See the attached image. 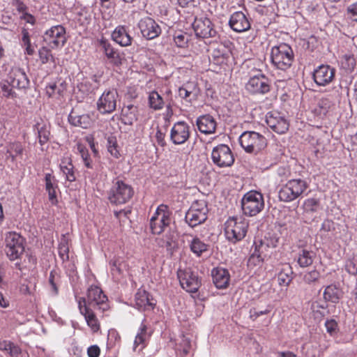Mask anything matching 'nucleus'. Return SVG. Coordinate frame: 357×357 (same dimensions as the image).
<instances>
[{"mask_svg": "<svg viewBox=\"0 0 357 357\" xmlns=\"http://www.w3.org/2000/svg\"><path fill=\"white\" fill-rule=\"evenodd\" d=\"M207 247L208 245L198 237H193L190 241V250L197 256H200L204 252L206 251Z\"/></svg>", "mask_w": 357, "mask_h": 357, "instance_id": "ea45409f", "label": "nucleus"}, {"mask_svg": "<svg viewBox=\"0 0 357 357\" xmlns=\"http://www.w3.org/2000/svg\"><path fill=\"white\" fill-rule=\"evenodd\" d=\"M271 310V306H267V307L264 310H256L255 309H251L250 311V317L252 319L255 320L259 316L266 314L269 313Z\"/></svg>", "mask_w": 357, "mask_h": 357, "instance_id": "13d9d810", "label": "nucleus"}, {"mask_svg": "<svg viewBox=\"0 0 357 357\" xmlns=\"http://www.w3.org/2000/svg\"><path fill=\"white\" fill-rule=\"evenodd\" d=\"M155 305L154 300L146 291L138 289L135 296V305L139 310H151Z\"/></svg>", "mask_w": 357, "mask_h": 357, "instance_id": "393cba45", "label": "nucleus"}, {"mask_svg": "<svg viewBox=\"0 0 357 357\" xmlns=\"http://www.w3.org/2000/svg\"><path fill=\"white\" fill-rule=\"evenodd\" d=\"M309 187L308 183L301 178L289 180L280 188L278 197L280 201L290 202L302 196Z\"/></svg>", "mask_w": 357, "mask_h": 357, "instance_id": "f03ea898", "label": "nucleus"}, {"mask_svg": "<svg viewBox=\"0 0 357 357\" xmlns=\"http://www.w3.org/2000/svg\"><path fill=\"white\" fill-rule=\"evenodd\" d=\"M320 273L317 270H312L307 272L303 277L304 281L307 284H312L318 280Z\"/></svg>", "mask_w": 357, "mask_h": 357, "instance_id": "603ef678", "label": "nucleus"}, {"mask_svg": "<svg viewBox=\"0 0 357 357\" xmlns=\"http://www.w3.org/2000/svg\"><path fill=\"white\" fill-rule=\"evenodd\" d=\"M245 88L248 91L253 94H265L270 91L268 79L259 73L249 79Z\"/></svg>", "mask_w": 357, "mask_h": 357, "instance_id": "2eb2a0df", "label": "nucleus"}, {"mask_svg": "<svg viewBox=\"0 0 357 357\" xmlns=\"http://www.w3.org/2000/svg\"><path fill=\"white\" fill-rule=\"evenodd\" d=\"M248 220L243 216L229 217L225 223L226 238L232 243L243 240L248 232Z\"/></svg>", "mask_w": 357, "mask_h": 357, "instance_id": "f257e3e1", "label": "nucleus"}, {"mask_svg": "<svg viewBox=\"0 0 357 357\" xmlns=\"http://www.w3.org/2000/svg\"><path fill=\"white\" fill-rule=\"evenodd\" d=\"M100 349L96 345L91 346L87 349L89 357H98L100 355Z\"/></svg>", "mask_w": 357, "mask_h": 357, "instance_id": "69168bd1", "label": "nucleus"}, {"mask_svg": "<svg viewBox=\"0 0 357 357\" xmlns=\"http://www.w3.org/2000/svg\"><path fill=\"white\" fill-rule=\"evenodd\" d=\"M24 151L23 146L21 143L15 142L10 144L8 147L7 152L8 156L11 158V160L14 162L17 157H21Z\"/></svg>", "mask_w": 357, "mask_h": 357, "instance_id": "37998d69", "label": "nucleus"}, {"mask_svg": "<svg viewBox=\"0 0 357 357\" xmlns=\"http://www.w3.org/2000/svg\"><path fill=\"white\" fill-rule=\"evenodd\" d=\"M212 277L214 284L218 289L227 287L230 275L229 271L224 268L218 267L212 271Z\"/></svg>", "mask_w": 357, "mask_h": 357, "instance_id": "bb28decb", "label": "nucleus"}, {"mask_svg": "<svg viewBox=\"0 0 357 357\" xmlns=\"http://www.w3.org/2000/svg\"><path fill=\"white\" fill-rule=\"evenodd\" d=\"M172 212L165 204H160L150 219V228L154 234H160L167 229L171 223Z\"/></svg>", "mask_w": 357, "mask_h": 357, "instance_id": "39448f33", "label": "nucleus"}, {"mask_svg": "<svg viewBox=\"0 0 357 357\" xmlns=\"http://www.w3.org/2000/svg\"><path fill=\"white\" fill-rule=\"evenodd\" d=\"M77 153L81 156L84 166L88 169L93 168V162L87 148L82 144H77Z\"/></svg>", "mask_w": 357, "mask_h": 357, "instance_id": "a19ab883", "label": "nucleus"}, {"mask_svg": "<svg viewBox=\"0 0 357 357\" xmlns=\"http://www.w3.org/2000/svg\"><path fill=\"white\" fill-rule=\"evenodd\" d=\"M60 170L66 179L70 182L75 181L76 179L74 166L72 163V160L69 156H63L61 159L59 165Z\"/></svg>", "mask_w": 357, "mask_h": 357, "instance_id": "c756f323", "label": "nucleus"}, {"mask_svg": "<svg viewBox=\"0 0 357 357\" xmlns=\"http://www.w3.org/2000/svg\"><path fill=\"white\" fill-rule=\"evenodd\" d=\"M119 94L115 89L105 91L97 101V109L102 114H111L116 107Z\"/></svg>", "mask_w": 357, "mask_h": 357, "instance_id": "4468645a", "label": "nucleus"}, {"mask_svg": "<svg viewBox=\"0 0 357 357\" xmlns=\"http://www.w3.org/2000/svg\"><path fill=\"white\" fill-rule=\"evenodd\" d=\"M137 107L129 104L124 105L121 109V121L126 125H132L137 120Z\"/></svg>", "mask_w": 357, "mask_h": 357, "instance_id": "2f4dec72", "label": "nucleus"}, {"mask_svg": "<svg viewBox=\"0 0 357 357\" xmlns=\"http://www.w3.org/2000/svg\"><path fill=\"white\" fill-rule=\"evenodd\" d=\"M0 349L6 351L11 356L17 355L20 353V348L9 341H3L0 342Z\"/></svg>", "mask_w": 357, "mask_h": 357, "instance_id": "09e8293b", "label": "nucleus"}, {"mask_svg": "<svg viewBox=\"0 0 357 357\" xmlns=\"http://www.w3.org/2000/svg\"><path fill=\"white\" fill-rule=\"evenodd\" d=\"M190 137V126L185 121H178L171 129L170 139L174 144L185 143Z\"/></svg>", "mask_w": 357, "mask_h": 357, "instance_id": "aec40b11", "label": "nucleus"}, {"mask_svg": "<svg viewBox=\"0 0 357 357\" xmlns=\"http://www.w3.org/2000/svg\"><path fill=\"white\" fill-rule=\"evenodd\" d=\"M86 306L89 309L100 310L104 312L108 309L107 298L102 289L97 286H91L87 291Z\"/></svg>", "mask_w": 357, "mask_h": 357, "instance_id": "9b49d317", "label": "nucleus"}, {"mask_svg": "<svg viewBox=\"0 0 357 357\" xmlns=\"http://www.w3.org/2000/svg\"><path fill=\"white\" fill-rule=\"evenodd\" d=\"M342 66L347 70H351L356 66L355 59L351 54H345L342 58Z\"/></svg>", "mask_w": 357, "mask_h": 357, "instance_id": "8fccbe9b", "label": "nucleus"}, {"mask_svg": "<svg viewBox=\"0 0 357 357\" xmlns=\"http://www.w3.org/2000/svg\"><path fill=\"white\" fill-rule=\"evenodd\" d=\"M45 189L48 192L49 199L52 203H54L56 201V192L57 183L54 176L51 174H46L45 176Z\"/></svg>", "mask_w": 357, "mask_h": 357, "instance_id": "c9c22d12", "label": "nucleus"}, {"mask_svg": "<svg viewBox=\"0 0 357 357\" xmlns=\"http://www.w3.org/2000/svg\"><path fill=\"white\" fill-rule=\"evenodd\" d=\"M278 238L276 237L266 238L263 241L260 242L257 246L259 248V251L267 252V248H274L278 245Z\"/></svg>", "mask_w": 357, "mask_h": 357, "instance_id": "de8ad7c7", "label": "nucleus"}, {"mask_svg": "<svg viewBox=\"0 0 357 357\" xmlns=\"http://www.w3.org/2000/svg\"><path fill=\"white\" fill-rule=\"evenodd\" d=\"M178 96L181 98L188 100L189 101L194 100L192 98L190 91H188V89H186V88L184 86H183L178 89Z\"/></svg>", "mask_w": 357, "mask_h": 357, "instance_id": "e2e57ef3", "label": "nucleus"}, {"mask_svg": "<svg viewBox=\"0 0 357 357\" xmlns=\"http://www.w3.org/2000/svg\"><path fill=\"white\" fill-rule=\"evenodd\" d=\"M303 208L307 213L317 212L321 208L319 199L316 198H309L305 200Z\"/></svg>", "mask_w": 357, "mask_h": 357, "instance_id": "a18cd8bd", "label": "nucleus"}, {"mask_svg": "<svg viewBox=\"0 0 357 357\" xmlns=\"http://www.w3.org/2000/svg\"><path fill=\"white\" fill-rule=\"evenodd\" d=\"M107 150L110 154L116 158L120 155L119 151L117 149L116 140L115 137H110L107 139Z\"/></svg>", "mask_w": 357, "mask_h": 357, "instance_id": "3c124183", "label": "nucleus"}, {"mask_svg": "<svg viewBox=\"0 0 357 357\" xmlns=\"http://www.w3.org/2000/svg\"><path fill=\"white\" fill-rule=\"evenodd\" d=\"M59 255L63 261H67L69 258V248L68 240L65 236H63L58 248Z\"/></svg>", "mask_w": 357, "mask_h": 357, "instance_id": "49530a36", "label": "nucleus"}, {"mask_svg": "<svg viewBox=\"0 0 357 357\" xmlns=\"http://www.w3.org/2000/svg\"><path fill=\"white\" fill-rule=\"evenodd\" d=\"M5 245L6 255L12 261L20 258L24 251V238L15 231L6 234Z\"/></svg>", "mask_w": 357, "mask_h": 357, "instance_id": "1a4fd4ad", "label": "nucleus"}, {"mask_svg": "<svg viewBox=\"0 0 357 357\" xmlns=\"http://www.w3.org/2000/svg\"><path fill=\"white\" fill-rule=\"evenodd\" d=\"M181 286L190 293H195L201 286L198 275L190 268L179 269L177 273Z\"/></svg>", "mask_w": 357, "mask_h": 357, "instance_id": "ddd939ff", "label": "nucleus"}, {"mask_svg": "<svg viewBox=\"0 0 357 357\" xmlns=\"http://www.w3.org/2000/svg\"><path fill=\"white\" fill-rule=\"evenodd\" d=\"M100 45L104 50L105 56L112 63L115 65L121 63V59L119 54L114 50L111 45L105 41L102 40Z\"/></svg>", "mask_w": 357, "mask_h": 357, "instance_id": "e433bc0d", "label": "nucleus"}, {"mask_svg": "<svg viewBox=\"0 0 357 357\" xmlns=\"http://www.w3.org/2000/svg\"><path fill=\"white\" fill-rule=\"evenodd\" d=\"M343 296L342 290L337 284L328 285L324 291L325 301L337 303Z\"/></svg>", "mask_w": 357, "mask_h": 357, "instance_id": "7c9ffc66", "label": "nucleus"}, {"mask_svg": "<svg viewBox=\"0 0 357 357\" xmlns=\"http://www.w3.org/2000/svg\"><path fill=\"white\" fill-rule=\"evenodd\" d=\"M149 337V334H148L146 331V326L144 324H142L135 336L133 344V351H142L146 347V342Z\"/></svg>", "mask_w": 357, "mask_h": 357, "instance_id": "473e14b6", "label": "nucleus"}, {"mask_svg": "<svg viewBox=\"0 0 357 357\" xmlns=\"http://www.w3.org/2000/svg\"><path fill=\"white\" fill-rule=\"evenodd\" d=\"M213 162L219 167H227L233 165L234 158L229 147L226 144H219L211 152Z\"/></svg>", "mask_w": 357, "mask_h": 357, "instance_id": "f8f14e48", "label": "nucleus"}, {"mask_svg": "<svg viewBox=\"0 0 357 357\" xmlns=\"http://www.w3.org/2000/svg\"><path fill=\"white\" fill-rule=\"evenodd\" d=\"M14 87L9 84L7 82V79L5 82L1 84V90L3 93V96L6 98H14L16 96L15 92L13 91Z\"/></svg>", "mask_w": 357, "mask_h": 357, "instance_id": "864d4df0", "label": "nucleus"}, {"mask_svg": "<svg viewBox=\"0 0 357 357\" xmlns=\"http://www.w3.org/2000/svg\"><path fill=\"white\" fill-rule=\"evenodd\" d=\"M6 79L8 83L15 89H25L29 83L24 70L17 66L11 68Z\"/></svg>", "mask_w": 357, "mask_h": 357, "instance_id": "6ab92c4d", "label": "nucleus"}, {"mask_svg": "<svg viewBox=\"0 0 357 357\" xmlns=\"http://www.w3.org/2000/svg\"><path fill=\"white\" fill-rule=\"evenodd\" d=\"M138 27L145 38L152 40L161 33V28L152 18L146 17L141 19L138 23Z\"/></svg>", "mask_w": 357, "mask_h": 357, "instance_id": "f3484780", "label": "nucleus"}, {"mask_svg": "<svg viewBox=\"0 0 357 357\" xmlns=\"http://www.w3.org/2000/svg\"><path fill=\"white\" fill-rule=\"evenodd\" d=\"M292 268L289 264L282 265L278 274V280L280 286L287 287L292 280Z\"/></svg>", "mask_w": 357, "mask_h": 357, "instance_id": "f704fd0d", "label": "nucleus"}, {"mask_svg": "<svg viewBox=\"0 0 357 357\" xmlns=\"http://www.w3.org/2000/svg\"><path fill=\"white\" fill-rule=\"evenodd\" d=\"M326 331L331 335H333L337 328V324L334 319L327 320L325 323Z\"/></svg>", "mask_w": 357, "mask_h": 357, "instance_id": "052dcab7", "label": "nucleus"}, {"mask_svg": "<svg viewBox=\"0 0 357 357\" xmlns=\"http://www.w3.org/2000/svg\"><path fill=\"white\" fill-rule=\"evenodd\" d=\"M110 271L114 280L118 281L127 270V264L120 257H114L109 261Z\"/></svg>", "mask_w": 357, "mask_h": 357, "instance_id": "cd10ccee", "label": "nucleus"}, {"mask_svg": "<svg viewBox=\"0 0 357 357\" xmlns=\"http://www.w3.org/2000/svg\"><path fill=\"white\" fill-rule=\"evenodd\" d=\"M198 130L206 135L213 134L215 132L217 123L215 119L209 115L200 116L196 121Z\"/></svg>", "mask_w": 357, "mask_h": 357, "instance_id": "a878e982", "label": "nucleus"}, {"mask_svg": "<svg viewBox=\"0 0 357 357\" xmlns=\"http://www.w3.org/2000/svg\"><path fill=\"white\" fill-rule=\"evenodd\" d=\"M346 269L349 273L357 275V258L349 260L346 265Z\"/></svg>", "mask_w": 357, "mask_h": 357, "instance_id": "bf43d9fd", "label": "nucleus"}, {"mask_svg": "<svg viewBox=\"0 0 357 357\" xmlns=\"http://www.w3.org/2000/svg\"><path fill=\"white\" fill-rule=\"evenodd\" d=\"M316 254L313 250L301 249L297 256V262L302 268L308 267L312 264Z\"/></svg>", "mask_w": 357, "mask_h": 357, "instance_id": "72a5a7b5", "label": "nucleus"}, {"mask_svg": "<svg viewBox=\"0 0 357 357\" xmlns=\"http://www.w3.org/2000/svg\"><path fill=\"white\" fill-rule=\"evenodd\" d=\"M56 92L59 93L58 87L56 84H50L46 86V94L48 96V97H54Z\"/></svg>", "mask_w": 357, "mask_h": 357, "instance_id": "0e129e2a", "label": "nucleus"}, {"mask_svg": "<svg viewBox=\"0 0 357 357\" xmlns=\"http://www.w3.org/2000/svg\"><path fill=\"white\" fill-rule=\"evenodd\" d=\"M38 137L41 146L45 144L50 139V130L47 124H37Z\"/></svg>", "mask_w": 357, "mask_h": 357, "instance_id": "79ce46f5", "label": "nucleus"}, {"mask_svg": "<svg viewBox=\"0 0 357 357\" xmlns=\"http://www.w3.org/2000/svg\"><path fill=\"white\" fill-rule=\"evenodd\" d=\"M174 42L178 47H183L187 43V38L184 34L178 33L174 36Z\"/></svg>", "mask_w": 357, "mask_h": 357, "instance_id": "680f3d73", "label": "nucleus"}, {"mask_svg": "<svg viewBox=\"0 0 357 357\" xmlns=\"http://www.w3.org/2000/svg\"><path fill=\"white\" fill-rule=\"evenodd\" d=\"M68 40L66 30L62 25H55L46 30L43 41L50 49H61Z\"/></svg>", "mask_w": 357, "mask_h": 357, "instance_id": "6e6552de", "label": "nucleus"}, {"mask_svg": "<svg viewBox=\"0 0 357 357\" xmlns=\"http://www.w3.org/2000/svg\"><path fill=\"white\" fill-rule=\"evenodd\" d=\"M334 229V222L329 220H325L322 224L321 230L324 231H331Z\"/></svg>", "mask_w": 357, "mask_h": 357, "instance_id": "338daca9", "label": "nucleus"}, {"mask_svg": "<svg viewBox=\"0 0 357 357\" xmlns=\"http://www.w3.org/2000/svg\"><path fill=\"white\" fill-rule=\"evenodd\" d=\"M241 208L245 215L255 216L264 208L263 195L255 190L245 193L241 199Z\"/></svg>", "mask_w": 357, "mask_h": 357, "instance_id": "423d86ee", "label": "nucleus"}, {"mask_svg": "<svg viewBox=\"0 0 357 357\" xmlns=\"http://www.w3.org/2000/svg\"><path fill=\"white\" fill-rule=\"evenodd\" d=\"M77 303L79 312L84 317L88 326L93 332H97L100 329V323L93 312L94 310L89 309L84 298H79Z\"/></svg>", "mask_w": 357, "mask_h": 357, "instance_id": "412c9836", "label": "nucleus"}, {"mask_svg": "<svg viewBox=\"0 0 357 357\" xmlns=\"http://www.w3.org/2000/svg\"><path fill=\"white\" fill-rule=\"evenodd\" d=\"M291 47L286 43H280L271 49V59L273 65L279 70H287L294 61Z\"/></svg>", "mask_w": 357, "mask_h": 357, "instance_id": "7ed1b4c3", "label": "nucleus"}, {"mask_svg": "<svg viewBox=\"0 0 357 357\" xmlns=\"http://www.w3.org/2000/svg\"><path fill=\"white\" fill-rule=\"evenodd\" d=\"M242 148L249 153H257L266 146V138L258 132L245 131L239 137Z\"/></svg>", "mask_w": 357, "mask_h": 357, "instance_id": "0eeeda50", "label": "nucleus"}, {"mask_svg": "<svg viewBox=\"0 0 357 357\" xmlns=\"http://www.w3.org/2000/svg\"><path fill=\"white\" fill-rule=\"evenodd\" d=\"M192 26L197 37L207 38L216 35V31L211 21L206 17L195 18Z\"/></svg>", "mask_w": 357, "mask_h": 357, "instance_id": "dca6fc26", "label": "nucleus"}, {"mask_svg": "<svg viewBox=\"0 0 357 357\" xmlns=\"http://www.w3.org/2000/svg\"><path fill=\"white\" fill-rule=\"evenodd\" d=\"M266 122L268 126L278 134L284 133L289 128L287 119L277 112H269L266 115Z\"/></svg>", "mask_w": 357, "mask_h": 357, "instance_id": "a211bd4d", "label": "nucleus"}, {"mask_svg": "<svg viewBox=\"0 0 357 357\" xmlns=\"http://www.w3.org/2000/svg\"><path fill=\"white\" fill-rule=\"evenodd\" d=\"M268 256L267 253L259 251V248L256 245L255 251L248 259V266H259Z\"/></svg>", "mask_w": 357, "mask_h": 357, "instance_id": "58836bf2", "label": "nucleus"}, {"mask_svg": "<svg viewBox=\"0 0 357 357\" xmlns=\"http://www.w3.org/2000/svg\"><path fill=\"white\" fill-rule=\"evenodd\" d=\"M347 13L351 19L357 22V1L348 6Z\"/></svg>", "mask_w": 357, "mask_h": 357, "instance_id": "4d7b16f0", "label": "nucleus"}, {"mask_svg": "<svg viewBox=\"0 0 357 357\" xmlns=\"http://www.w3.org/2000/svg\"><path fill=\"white\" fill-rule=\"evenodd\" d=\"M155 139H156L158 144L160 146H163L165 144V134L161 130H157V132L155 133Z\"/></svg>", "mask_w": 357, "mask_h": 357, "instance_id": "774afa93", "label": "nucleus"}, {"mask_svg": "<svg viewBox=\"0 0 357 357\" xmlns=\"http://www.w3.org/2000/svg\"><path fill=\"white\" fill-rule=\"evenodd\" d=\"M52 49H50L47 45L40 47L38 50V56L42 63L45 64L50 61L55 63V58L52 53Z\"/></svg>", "mask_w": 357, "mask_h": 357, "instance_id": "c03bdc74", "label": "nucleus"}, {"mask_svg": "<svg viewBox=\"0 0 357 357\" xmlns=\"http://www.w3.org/2000/svg\"><path fill=\"white\" fill-rule=\"evenodd\" d=\"M188 91H190V94L193 99H197L199 93V88L195 82H188L183 85Z\"/></svg>", "mask_w": 357, "mask_h": 357, "instance_id": "6e6d98bb", "label": "nucleus"}, {"mask_svg": "<svg viewBox=\"0 0 357 357\" xmlns=\"http://www.w3.org/2000/svg\"><path fill=\"white\" fill-rule=\"evenodd\" d=\"M134 194L133 188L123 181L113 183L107 192V198L112 204L121 205L127 203Z\"/></svg>", "mask_w": 357, "mask_h": 357, "instance_id": "20e7f679", "label": "nucleus"}, {"mask_svg": "<svg viewBox=\"0 0 357 357\" xmlns=\"http://www.w3.org/2000/svg\"><path fill=\"white\" fill-rule=\"evenodd\" d=\"M229 25L236 32H244L250 28L249 19L242 11L235 12L230 16Z\"/></svg>", "mask_w": 357, "mask_h": 357, "instance_id": "5701e85b", "label": "nucleus"}, {"mask_svg": "<svg viewBox=\"0 0 357 357\" xmlns=\"http://www.w3.org/2000/svg\"><path fill=\"white\" fill-rule=\"evenodd\" d=\"M190 340L188 338L183 337L181 340V346L179 348H178L180 355L185 356V355L188 354L190 352Z\"/></svg>", "mask_w": 357, "mask_h": 357, "instance_id": "5fc2aeb1", "label": "nucleus"}, {"mask_svg": "<svg viewBox=\"0 0 357 357\" xmlns=\"http://www.w3.org/2000/svg\"><path fill=\"white\" fill-rule=\"evenodd\" d=\"M112 37L114 41L122 47H127L131 45L132 37L123 26H117L113 31Z\"/></svg>", "mask_w": 357, "mask_h": 357, "instance_id": "c85d7f7f", "label": "nucleus"}, {"mask_svg": "<svg viewBox=\"0 0 357 357\" xmlns=\"http://www.w3.org/2000/svg\"><path fill=\"white\" fill-rule=\"evenodd\" d=\"M335 70L328 65H321L314 70L313 79L319 86H326L335 77Z\"/></svg>", "mask_w": 357, "mask_h": 357, "instance_id": "4be33fe9", "label": "nucleus"}, {"mask_svg": "<svg viewBox=\"0 0 357 357\" xmlns=\"http://www.w3.org/2000/svg\"><path fill=\"white\" fill-rule=\"evenodd\" d=\"M148 102L150 108L155 111L162 109L165 104L162 97L156 91L149 93Z\"/></svg>", "mask_w": 357, "mask_h": 357, "instance_id": "4c0bfd02", "label": "nucleus"}, {"mask_svg": "<svg viewBox=\"0 0 357 357\" xmlns=\"http://www.w3.org/2000/svg\"><path fill=\"white\" fill-rule=\"evenodd\" d=\"M208 208L203 201H196L192 203L185 213V221L191 227L203 223L207 219Z\"/></svg>", "mask_w": 357, "mask_h": 357, "instance_id": "9d476101", "label": "nucleus"}, {"mask_svg": "<svg viewBox=\"0 0 357 357\" xmlns=\"http://www.w3.org/2000/svg\"><path fill=\"white\" fill-rule=\"evenodd\" d=\"M68 122L73 126L87 129L91 127L93 119L90 114H80L75 110H72L68 115Z\"/></svg>", "mask_w": 357, "mask_h": 357, "instance_id": "b1692460", "label": "nucleus"}]
</instances>
